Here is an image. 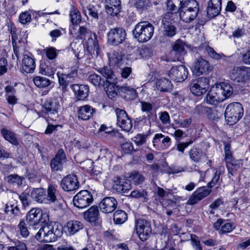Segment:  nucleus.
Masks as SVG:
<instances>
[{
	"instance_id": "1",
	"label": "nucleus",
	"mask_w": 250,
	"mask_h": 250,
	"mask_svg": "<svg viewBox=\"0 0 250 250\" xmlns=\"http://www.w3.org/2000/svg\"><path fill=\"white\" fill-rule=\"evenodd\" d=\"M62 234V227L58 224H50L41 228L35 235L36 238L41 242H51L56 241Z\"/></svg>"
},
{
	"instance_id": "2",
	"label": "nucleus",
	"mask_w": 250,
	"mask_h": 250,
	"mask_svg": "<svg viewBox=\"0 0 250 250\" xmlns=\"http://www.w3.org/2000/svg\"><path fill=\"white\" fill-rule=\"evenodd\" d=\"M199 11L198 2L195 0H188L179 8L181 19L186 22H190L197 17Z\"/></svg>"
},
{
	"instance_id": "3",
	"label": "nucleus",
	"mask_w": 250,
	"mask_h": 250,
	"mask_svg": "<svg viewBox=\"0 0 250 250\" xmlns=\"http://www.w3.org/2000/svg\"><path fill=\"white\" fill-rule=\"evenodd\" d=\"M154 27L149 22L138 23L132 31L134 38L140 42H145L151 39L154 34Z\"/></svg>"
},
{
	"instance_id": "4",
	"label": "nucleus",
	"mask_w": 250,
	"mask_h": 250,
	"mask_svg": "<svg viewBox=\"0 0 250 250\" xmlns=\"http://www.w3.org/2000/svg\"><path fill=\"white\" fill-rule=\"evenodd\" d=\"M243 108L239 103L229 104L226 108L225 117L226 120L230 125L237 123L243 115Z\"/></svg>"
},
{
	"instance_id": "5",
	"label": "nucleus",
	"mask_w": 250,
	"mask_h": 250,
	"mask_svg": "<svg viewBox=\"0 0 250 250\" xmlns=\"http://www.w3.org/2000/svg\"><path fill=\"white\" fill-rule=\"evenodd\" d=\"M60 107L58 100L56 99H48L42 104V112L51 120H56L58 117V110Z\"/></svg>"
},
{
	"instance_id": "6",
	"label": "nucleus",
	"mask_w": 250,
	"mask_h": 250,
	"mask_svg": "<svg viewBox=\"0 0 250 250\" xmlns=\"http://www.w3.org/2000/svg\"><path fill=\"white\" fill-rule=\"evenodd\" d=\"M91 193L87 190H81L74 196L73 199L74 205L79 208H83L89 206L93 202Z\"/></svg>"
},
{
	"instance_id": "7",
	"label": "nucleus",
	"mask_w": 250,
	"mask_h": 250,
	"mask_svg": "<svg viewBox=\"0 0 250 250\" xmlns=\"http://www.w3.org/2000/svg\"><path fill=\"white\" fill-rule=\"evenodd\" d=\"M135 228L140 239L142 241L146 240L151 234L150 223L146 220L141 218L136 220Z\"/></svg>"
},
{
	"instance_id": "8",
	"label": "nucleus",
	"mask_w": 250,
	"mask_h": 250,
	"mask_svg": "<svg viewBox=\"0 0 250 250\" xmlns=\"http://www.w3.org/2000/svg\"><path fill=\"white\" fill-rule=\"evenodd\" d=\"M209 87V80L205 77L193 80L190 85L191 92L195 96H200L206 92Z\"/></svg>"
},
{
	"instance_id": "9",
	"label": "nucleus",
	"mask_w": 250,
	"mask_h": 250,
	"mask_svg": "<svg viewBox=\"0 0 250 250\" xmlns=\"http://www.w3.org/2000/svg\"><path fill=\"white\" fill-rule=\"evenodd\" d=\"M67 161V158L64 150L60 149L54 158L50 161V165L52 171H61L63 170Z\"/></svg>"
},
{
	"instance_id": "10",
	"label": "nucleus",
	"mask_w": 250,
	"mask_h": 250,
	"mask_svg": "<svg viewBox=\"0 0 250 250\" xmlns=\"http://www.w3.org/2000/svg\"><path fill=\"white\" fill-rule=\"evenodd\" d=\"M188 68L183 65L172 67L169 71L168 76L176 82H181L185 80L188 76Z\"/></svg>"
},
{
	"instance_id": "11",
	"label": "nucleus",
	"mask_w": 250,
	"mask_h": 250,
	"mask_svg": "<svg viewBox=\"0 0 250 250\" xmlns=\"http://www.w3.org/2000/svg\"><path fill=\"white\" fill-rule=\"evenodd\" d=\"M177 29L171 19V14L167 13L162 20V32L164 36L172 37L176 33Z\"/></svg>"
},
{
	"instance_id": "12",
	"label": "nucleus",
	"mask_w": 250,
	"mask_h": 250,
	"mask_svg": "<svg viewBox=\"0 0 250 250\" xmlns=\"http://www.w3.org/2000/svg\"><path fill=\"white\" fill-rule=\"evenodd\" d=\"M108 42L114 45H118L125 40L126 33L122 28L111 29L107 33Z\"/></svg>"
},
{
	"instance_id": "13",
	"label": "nucleus",
	"mask_w": 250,
	"mask_h": 250,
	"mask_svg": "<svg viewBox=\"0 0 250 250\" xmlns=\"http://www.w3.org/2000/svg\"><path fill=\"white\" fill-rule=\"evenodd\" d=\"M193 72L196 75L207 74L211 70V67L206 60L199 57L196 59L192 66Z\"/></svg>"
},
{
	"instance_id": "14",
	"label": "nucleus",
	"mask_w": 250,
	"mask_h": 250,
	"mask_svg": "<svg viewBox=\"0 0 250 250\" xmlns=\"http://www.w3.org/2000/svg\"><path fill=\"white\" fill-rule=\"evenodd\" d=\"M229 76L233 81L243 82L250 76V69L245 67H235L232 70Z\"/></svg>"
},
{
	"instance_id": "15",
	"label": "nucleus",
	"mask_w": 250,
	"mask_h": 250,
	"mask_svg": "<svg viewBox=\"0 0 250 250\" xmlns=\"http://www.w3.org/2000/svg\"><path fill=\"white\" fill-rule=\"evenodd\" d=\"M117 204V201L115 198L106 197L101 201L99 207L101 212L104 213H110L116 209Z\"/></svg>"
},
{
	"instance_id": "16",
	"label": "nucleus",
	"mask_w": 250,
	"mask_h": 250,
	"mask_svg": "<svg viewBox=\"0 0 250 250\" xmlns=\"http://www.w3.org/2000/svg\"><path fill=\"white\" fill-rule=\"evenodd\" d=\"M62 188L66 191H71L77 189L79 187L78 178L75 175H68L61 181Z\"/></svg>"
},
{
	"instance_id": "17",
	"label": "nucleus",
	"mask_w": 250,
	"mask_h": 250,
	"mask_svg": "<svg viewBox=\"0 0 250 250\" xmlns=\"http://www.w3.org/2000/svg\"><path fill=\"white\" fill-rule=\"evenodd\" d=\"M185 53L184 43L181 41H177L173 45L172 49L170 52L171 61L173 62L181 61Z\"/></svg>"
},
{
	"instance_id": "18",
	"label": "nucleus",
	"mask_w": 250,
	"mask_h": 250,
	"mask_svg": "<svg viewBox=\"0 0 250 250\" xmlns=\"http://www.w3.org/2000/svg\"><path fill=\"white\" fill-rule=\"evenodd\" d=\"M56 70V63L54 61L51 62L47 60L41 61L40 73L41 74L53 78Z\"/></svg>"
},
{
	"instance_id": "19",
	"label": "nucleus",
	"mask_w": 250,
	"mask_h": 250,
	"mask_svg": "<svg viewBox=\"0 0 250 250\" xmlns=\"http://www.w3.org/2000/svg\"><path fill=\"white\" fill-rule=\"evenodd\" d=\"M23 71L27 73H33L36 67L35 61L29 52L23 54L21 64Z\"/></svg>"
},
{
	"instance_id": "20",
	"label": "nucleus",
	"mask_w": 250,
	"mask_h": 250,
	"mask_svg": "<svg viewBox=\"0 0 250 250\" xmlns=\"http://www.w3.org/2000/svg\"><path fill=\"white\" fill-rule=\"evenodd\" d=\"M42 212L40 208H33L28 213L26 216V221L31 226L38 224L41 219Z\"/></svg>"
},
{
	"instance_id": "21",
	"label": "nucleus",
	"mask_w": 250,
	"mask_h": 250,
	"mask_svg": "<svg viewBox=\"0 0 250 250\" xmlns=\"http://www.w3.org/2000/svg\"><path fill=\"white\" fill-rule=\"evenodd\" d=\"M113 188L118 193H126L131 188L130 181L117 178L114 181Z\"/></svg>"
},
{
	"instance_id": "22",
	"label": "nucleus",
	"mask_w": 250,
	"mask_h": 250,
	"mask_svg": "<svg viewBox=\"0 0 250 250\" xmlns=\"http://www.w3.org/2000/svg\"><path fill=\"white\" fill-rule=\"evenodd\" d=\"M221 0H209L207 7V14L210 18L217 16L221 10Z\"/></svg>"
},
{
	"instance_id": "23",
	"label": "nucleus",
	"mask_w": 250,
	"mask_h": 250,
	"mask_svg": "<svg viewBox=\"0 0 250 250\" xmlns=\"http://www.w3.org/2000/svg\"><path fill=\"white\" fill-rule=\"evenodd\" d=\"M71 87L79 100H83L88 96L89 87L87 85L74 84Z\"/></svg>"
},
{
	"instance_id": "24",
	"label": "nucleus",
	"mask_w": 250,
	"mask_h": 250,
	"mask_svg": "<svg viewBox=\"0 0 250 250\" xmlns=\"http://www.w3.org/2000/svg\"><path fill=\"white\" fill-rule=\"evenodd\" d=\"M77 75V71H73L72 73L69 74H63L58 72L57 74L59 83L60 86L62 88V89L65 90L67 87L71 83L70 79L74 77V75Z\"/></svg>"
},
{
	"instance_id": "25",
	"label": "nucleus",
	"mask_w": 250,
	"mask_h": 250,
	"mask_svg": "<svg viewBox=\"0 0 250 250\" xmlns=\"http://www.w3.org/2000/svg\"><path fill=\"white\" fill-rule=\"evenodd\" d=\"M95 112V109L89 105H84L79 107L78 118L82 120L89 119Z\"/></svg>"
},
{
	"instance_id": "26",
	"label": "nucleus",
	"mask_w": 250,
	"mask_h": 250,
	"mask_svg": "<svg viewBox=\"0 0 250 250\" xmlns=\"http://www.w3.org/2000/svg\"><path fill=\"white\" fill-rule=\"evenodd\" d=\"M90 36L88 38L86 44L87 50L89 53L91 54H94L96 52L98 54L99 51V46L97 40V37L95 33H92L90 32Z\"/></svg>"
},
{
	"instance_id": "27",
	"label": "nucleus",
	"mask_w": 250,
	"mask_h": 250,
	"mask_svg": "<svg viewBox=\"0 0 250 250\" xmlns=\"http://www.w3.org/2000/svg\"><path fill=\"white\" fill-rule=\"evenodd\" d=\"M67 232L70 235H73L82 229L83 228V224L77 220L68 221L65 226Z\"/></svg>"
},
{
	"instance_id": "28",
	"label": "nucleus",
	"mask_w": 250,
	"mask_h": 250,
	"mask_svg": "<svg viewBox=\"0 0 250 250\" xmlns=\"http://www.w3.org/2000/svg\"><path fill=\"white\" fill-rule=\"evenodd\" d=\"M157 89L161 92H169L172 89L173 85L170 81L167 78H162L157 81Z\"/></svg>"
},
{
	"instance_id": "29",
	"label": "nucleus",
	"mask_w": 250,
	"mask_h": 250,
	"mask_svg": "<svg viewBox=\"0 0 250 250\" xmlns=\"http://www.w3.org/2000/svg\"><path fill=\"white\" fill-rule=\"evenodd\" d=\"M222 96L225 97V100L229 97L233 93V88L228 83L222 82L216 84Z\"/></svg>"
},
{
	"instance_id": "30",
	"label": "nucleus",
	"mask_w": 250,
	"mask_h": 250,
	"mask_svg": "<svg viewBox=\"0 0 250 250\" xmlns=\"http://www.w3.org/2000/svg\"><path fill=\"white\" fill-rule=\"evenodd\" d=\"M57 186L50 185L48 186L47 190H45L46 204L54 203L57 200L58 194Z\"/></svg>"
},
{
	"instance_id": "31",
	"label": "nucleus",
	"mask_w": 250,
	"mask_h": 250,
	"mask_svg": "<svg viewBox=\"0 0 250 250\" xmlns=\"http://www.w3.org/2000/svg\"><path fill=\"white\" fill-rule=\"evenodd\" d=\"M99 215V211L97 206L91 207L88 210L84 213V218L90 222H95L97 220Z\"/></svg>"
},
{
	"instance_id": "32",
	"label": "nucleus",
	"mask_w": 250,
	"mask_h": 250,
	"mask_svg": "<svg viewBox=\"0 0 250 250\" xmlns=\"http://www.w3.org/2000/svg\"><path fill=\"white\" fill-rule=\"evenodd\" d=\"M97 71L106 79L107 83L116 82V75L109 67L104 66L103 68H99Z\"/></svg>"
},
{
	"instance_id": "33",
	"label": "nucleus",
	"mask_w": 250,
	"mask_h": 250,
	"mask_svg": "<svg viewBox=\"0 0 250 250\" xmlns=\"http://www.w3.org/2000/svg\"><path fill=\"white\" fill-rule=\"evenodd\" d=\"M120 90L121 92L125 94V97L127 100H134L137 96V93L134 87L125 85L120 87Z\"/></svg>"
},
{
	"instance_id": "34",
	"label": "nucleus",
	"mask_w": 250,
	"mask_h": 250,
	"mask_svg": "<svg viewBox=\"0 0 250 250\" xmlns=\"http://www.w3.org/2000/svg\"><path fill=\"white\" fill-rule=\"evenodd\" d=\"M188 155L190 159L195 163L201 161L205 157L201 149L193 147L188 151Z\"/></svg>"
},
{
	"instance_id": "35",
	"label": "nucleus",
	"mask_w": 250,
	"mask_h": 250,
	"mask_svg": "<svg viewBox=\"0 0 250 250\" xmlns=\"http://www.w3.org/2000/svg\"><path fill=\"white\" fill-rule=\"evenodd\" d=\"M32 197L37 202L46 204L45 190L42 188L34 189L31 192Z\"/></svg>"
},
{
	"instance_id": "36",
	"label": "nucleus",
	"mask_w": 250,
	"mask_h": 250,
	"mask_svg": "<svg viewBox=\"0 0 250 250\" xmlns=\"http://www.w3.org/2000/svg\"><path fill=\"white\" fill-rule=\"evenodd\" d=\"M1 133L3 138L12 145L15 146L19 145L18 141L15 133L12 131L6 128H2L1 129Z\"/></svg>"
},
{
	"instance_id": "37",
	"label": "nucleus",
	"mask_w": 250,
	"mask_h": 250,
	"mask_svg": "<svg viewBox=\"0 0 250 250\" xmlns=\"http://www.w3.org/2000/svg\"><path fill=\"white\" fill-rule=\"evenodd\" d=\"M183 0H168L167 1V8L170 12L167 13L171 14L176 13L177 11L179 12V8L183 5Z\"/></svg>"
},
{
	"instance_id": "38",
	"label": "nucleus",
	"mask_w": 250,
	"mask_h": 250,
	"mask_svg": "<svg viewBox=\"0 0 250 250\" xmlns=\"http://www.w3.org/2000/svg\"><path fill=\"white\" fill-rule=\"evenodd\" d=\"M117 80L116 82L108 83V85L106 86V94L107 96L111 99L115 98L119 91L120 88L116 85Z\"/></svg>"
},
{
	"instance_id": "39",
	"label": "nucleus",
	"mask_w": 250,
	"mask_h": 250,
	"mask_svg": "<svg viewBox=\"0 0 250 250\" xmlns=\"http://www.w3.org/2000/svg\"><path fill=\"white\" fill-rule=\"evenodd\" d=\"M23 179L24 178L16 174H10L6 177L7 182L9 185L17 187L22 184Z\"/></svg>"
},
{
	"instance_id": "40",
	"label": "nucleus",
	"mask_w": 250,
	"mask_h": 250,
	"mask_svg": "<svg viewBox=\"0 0 250 250\" xmlns=\"http://www.w3.org/2000/svg\"><path fill=\"white\" fill-rule=\"evenodd\" d=\"M226 167L228 169L229 173L232 175V171L233 170H236L242 166V160H236L233 158L229 161H225Z\"/></svg>"
},
{
	"instance_id": "41",
	"label": "nucleus",
	"mask_w": 250,
	"mask_h": 250,
	"mask_svg": "<svg viewBox=\"0 0 250 250\" xmlns=\"http://www.w3.org/2000/svg\"><path fill=\"white\" fill-rule=\"evenodd\" d=\"M127 219L126 213L122 210H117L113 216V220L116 224H122L124 223Z\"/></svg>"
},
{
	"instance_id": "42",
	"label": "nucleus",
	"mask_w": 250,
	"mask_h": 250,
	"mask_svg": "<svg viewBox=\"0 0 250 250\" xmlns=\"http://www.w3.org/2000/svg\"><path fill=\"white\" fill-rule=\"evenodd\" d=\"M71 21L73 24L77 25L81 21V16L79 11L73 6H71L69 13Z\"/></svg>"
},
{
	"instance_id": "43",
	"label": "nucleus",
	"mask_w": 250,
	"mask_h": 250,
	"mask_svg": "<svg viewBox=\"0 0 250 250\" xmlns=\"http://www.w3.org/2000/svg\"><path fill=\"white\" fill-rule=\"evenodd\" d=\"M35 84L38 87L44 88L49 85L51 82L47 78L41 77L37 76L35 77L33 79Z\"/></svg>"
},
{
	"instance_id": "44",
	"label": "nucleus",
	"mask_w": 250,
	"mask_h": 250,
	"mask_svg": "<svg viewBox=\"0 0 250 250\" xmlns=\"http://www.w3.org/2000/svg\"><path fill=\"white\" fill-rule=\"evenodd\" d=\"M12 40L14 54L18 59L20 58L21 54L23 55L24 54H27L28 52L25 50L24 46L18 45V43L14 41V37L12 34Z\"/></svg>"
},
{
	"instance_id": "45",
	"label": "nucleus",
	"mask_w": 250,
	"mask_h": 250,
	"mask_svg": "<svg viewBox=\"0 0 250 250\" xmlns=\"http://www.w3.org/2000/svg\"><path fill=\"white\" fill-rule=\"evenodd\" d=\"M109 62L111 65H118L122 60V56L121 54L118 52L114 51L112 53L108 55Z\"/></svg>"
},
{
	"instance_id": "46",
	"label": "nucleus",
	"mask_w": 250,
	"mask_h": 250,
	"mask_svg": "<svg viewBox=\"0 0 250 250\" xmlns=\"http://www.w3.org/2000/svg\"><path fill=\"white\" fill-rule=\"evenodd\" d=\"M117 124L124 130L128 132L132 127V124L129 117L120 120Z\"/></svg>"
},
{
	"instance_id": "47",
	"label": "nucleus",
	"mask_w": 250,
	"mask_h": 250,
	"mask_svg": "<svg viewBox=\"0 0 250 250\" xmlns=\"http://www.w3.org/2000/svg\"><path fill=\"white\" fill-rule=\"evenodd\" d=\"M106 13L111 16H115L117 15L120 12L121 7H119V3L117 2L116 6H111L106 4L105 6Z\"/></svg>"
},
{
	"instance_id": "48",
	"label": "nucleus",
	"mask_w": 250,
	"mask_h": 250,
	"mask_svg": "<svg viewBox=\"0 0 250 250\" xmlns=\"http://www.w3.org/2000/svg\"><path fill=\"white\" fill-rule=\"evenodd\" d=\"M130 178L135 185L142 184L145 180V177L140 173L136 171H133L131 173Z\"/></svg>"
},
{
	"instance_id": "49",
	"label": "nucleus",
	"mask_w": 250,
	"mask_h": 250,
	"mask_svg": "<svg viewBox=\"0 0 250 250\" xmlns=\"http://www.w3.org/2000/svg\"><path fill=\"white\" fill-rule=\"evenodd\" d=\"M18 231L23 238H26L29 234V231L26 223L23 220H21L18 226Z\"/></svg>"
},
{
	"instance_id": "50",
	"label": "nucleus",
	"mask_w": 250,
	"mask_h": 250,
	"mask_svg": "<svg viewBox=\"0 0 250 250\" xmlns=\"http://www.w3.org/2000/svg\"><path fill=\"white\" fill-rule=\"evenodd\" d=\"M195 193L200 200L208 196L211 192V190L208 189L206 187H200L194 191Z\"/></svg>"
},
{
	"instance_id": "51",
	"label": "nucleus",
	"mask_w": 250,
	"mask_h": 250,
	"mask_svg": "<svg viewBox=\"0 0 250 250\" xmlns=\"http://www.w3.org/2000/svg\"><path fill=\"white\" fill-rule=\"evenodd\" d=\"M151 0H138L136 3L137 8L142 9H147L152 6Z\"/></svg>"
},
{
	"instance_id": "52",
	"label": "nucleus",
	"mask_w": 250,
	"mask_h": 250,
	"mask_svg": "<svg viewBox=\"0 0 250 250\" xmlns=\"http://www.w3.org/2000/svg\"><path fill=\"white\" fill-rule=\"evenodd\" d=\"M148 137V135L145 134L143 135L138 134L134 137L133 139V141L138 146H141L146 143V139Z\"/></svg>"
},
{
	"instance_id": "53",
	"label": "nucleus",
	"mask_w": 250,
	"mask_h": 250,
	"mask_svg": "<svg viewBox=\"0 0 250 250\" xmlns=\"http://www.w3.org/2000/svg\"><path fill=\"white\" fill-rule=\"evenodd\" d=\"M45 55L50 60H53L57 56L56 49L53 47L46 48L45 50Z\"/></svg>"
},
{
	"instance_id": "54",
	"label": "nucleus",
	"mask_w": 250,
	"mask_h": 250,
	"mask_svg": "<svg viewBox=\"0 0 250 250\" xmlns=\"http://www.w3.org/2000/svg\"><path fill=\"white\" fill-rule=\"evenodd\" d=\"M158 115L159 119L163 125H167L170 123V116L167 111L160 112L159 113Z\"/></svg>"
},
{
	"instance_id": "55",
	"label": "nucleus",
	"mask_w": 250,
	"mask_h": 250,
	"mask_svg": "<svg viewBox=\"0 0 250 250\" xmlns=\"http://www.w3.org/2000/svg\"><path fill=\"white\" fill-rule=\"evenodd\" d=\"M81 167L88 171H93V162L91 159H86L82 162H81Z\"/></svg>"
},
{
	"instance_id": "56",
	"label": "nucleus",
	"mask_w": 250,
	"mask_h": 250,
	"mask_svg": "<svg viewBox=\"0 0 250 250\" xmlns=\"http://www.w3.org/2000/svg\"><path fill=\"white\" fill-rule=\"evenodd\" d=\"M88 80L93 85L97 86L100 84L102 79L100 76L96 74H92L88 76Z\"/></svg>"
},
{
	"instance_id": "57",
	"label": "nucleus",
	"mask_w": 250,
	"mask_h": 250,
	"mask_svg": "<svg viewBox=\"0 0 250 250\" xmlns=\"http://www.w3.org/2000/svg\"><path fill=\"white\" fill-rule=\"evenodd\" d=\"M88 14L93 18L97 20L98 19L99 10L96 6L93 5H89L86 7Z\"/></svg>"
},
{
	"instance_id": "58",
	"label": "nucleus",
	"mask_w": 250,
	"mask_h": 250,
	"mask_svg": "<svg viewBox=\"0 0 250 250\" xmlns=\"http://www.w3.org/2000/svg\"><path fill=\"white\" fill-rule=\"evenodd\" d=\"M223 172L221 170H217L215 173L214 175L211 180V182L208 183V187L209 188L213 187L215 184L218 183L220 180V177L221 174H222Z\"/></svg>"
},
{
	"instance_id": "59",
	"label": "nucleus",
	"mask_w": 250,
	"mask_h": 250,
	"mask_svg": "<svg viewBox=\"0 0 250 250\" xmlns=\"http://www.w3.org/2000/svg\"><path fill=\"white\" fill-rule=\"evenodd\" d=\"M209 90L215 97H218V101L221 102L225 100V97L221 95V94L220 92V91L219 90L217 85L215 86H212Z\"/></svg>"
},
{
	"instance_id": "60",
	"label": "nucleus",
	"mask_w": 250,
	"mask_h": 250,
	"mask_svg": "<svg viewBox=\"0 0 250 250\" xmlns=\"http://www.w3.org/2000/svg\"><path fill=\"white\" fill-rule=\"evenodd\" d=\"M31 20V15L28 12H23L19 16V21L22 24H26L27 22H29Z\"/></svg>"
},
{
	"instance_id": "61",
	"label": "nucleus",
	"mask_w": 250,
	"mask_h": 250,
	"mask_svg": "<svg viewBox=\"0 0 250 250\" xmlns=\"http://www.w3.org/2000/svg\"><path fill=\"white\" fill-rule=\"evenodd\" d=\"M147 195V193L144 190L141 189L139 190H134L130 193V196L133 198H140L142 197L145 198Z\"/></svg>"
},
{
	"instance_id": "62",
	"label": "nucleus",
	"mask_w": 250,
	"mask_h": 250,
	"mask_svg": "<svg viewBox=\"0 0 250 250\" xmlns=\"http://www.w3.org/2000/svg\"><path fill=\"white\" fill-rule=\"evenodd\" d=\"M206 50L208 55L214 60H218L222 57L221 54L217 53L212 48L209 46L207 47Z\"/></svg>"
},
{
	"instance_id": "63",
	"label": "nucleus",
	"mask_w": 250,
	"mask_h": 250,
	"mask_svg": "<svg viewBox=\"0 0 250 250\" xmlns=\"http://www.w3.org/2000/svg\"><path fill=\"white\" fill-rule=\"evenodd\" d=\"M115 112L117 116V122L129 117L125 110L117 108L115 110Z\"/></svg>"
},
{
	"instance_id": "64",
	"label": "nucleus",
	"mask_w": 250,
	"mask_h": 250,
	"mask_svg": "<svg viewBox=\"0 0 250 250\" xmlns=\"http://www.w3.org/2000/svg\"><path fill=\"white\" fill-rule=\"evenodd\" d=\"M7 250H27V248L24 243L18 241L15 246L8 247Z\"/></svg>"
}]
</instances>
